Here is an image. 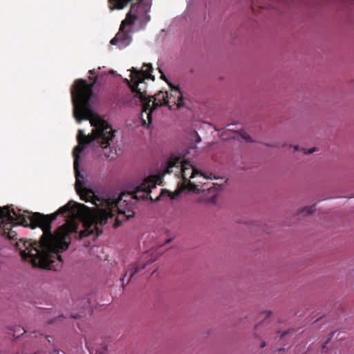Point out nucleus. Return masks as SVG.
<instances>
[{
  "mask_svg": "<svg viewBox=\"0 0 354 354\" xmlns=\"http://www.w3.org/2000/svg\"><path fill=\"white\" fill-rule=\"evenodd\" d=\"M171 241V239H168L165 241V244H167Z\"/></svg>",
  "mask_w": 354,
  "mask_h": 354,
  "instance_id": "4be33fe9",
  "label": "nucleus"
},
{
  "mask_svg": "<svg viewBox=\"0 0 354 354\" xmlns=\"http://www.w3.org/2000/svg\"><path fill=\"white\" fill-rule=\"evenodd\" d=\"M194 134H195L196 138L195 142L196 143H199L201 141V139L200 136H198V134L197 133L196 131H194Z\"/></svg>",
  "mask_w": 354,
  "mask_h": 354,
  "instance_id": "dca6fc26",
  "label": "nucleus"
},
{
  "mask_svg": "<svg viewBox=\"0 0 354 354\" xmlns=\"http://www.w3.org/2000/svg\"><path fill=\"white\" fill-rule=\"evenodd\" d=\"M315 211V205L306 207L301 209V212L305 213L306 215H310Z\"/></svg>",
  "mask_w": 354,
  "mask_h": 354,
  "instance_id": "4468645a",
  "label": "nucleus"
},
{
  "mask_svg": "<svg viewBox=\"0 0 354 354\" xmlns=\"http://www.w3.org/2000/svg\"><path fill=\"white\" fill-rule=\"evenodd\" d=\"M266 342H262V343H261V348H263V347H265V346H266Z\"/></svg>",
  "mask_w": 354,
  "mask_h": 354,
  "instance_id": "5701e85b",
  "label": "nucleus"
},
{
  "mask_svg": "<svg viewBox=\"0 0 354 354\" xmlns=\"http://www.w3.org/2000/svg\"><path fill=\"white\" fill-rule=\"evenodd\" d=\"M297 150H298V146L295 147V151H297Z\"/></svg>",
  "mask_w": 354,
  "mask_h": 354,
  "instance_id": "b1692460",
  "label": "nucleus"
},
{
  "mask_svg": "<svg viewBox=\"0 0 354 354\" xmlns=\"http://www.w3.org/2000/svg\"><path fill=\"white\" fill-rule=\"evenodd\" d=\"M315 151L314 149H310L308 151H304L305 153L310 154Z\"/></svg>",
  "mask_w": 354,
  "mask_h": 354,
  "instance_id": "a211bd4d",
  "label": "nucleus"
},
{
  "mask_svg": "<svg viewBox=\"0 0 354 354\" xmlns=\"http://www.w3.org/2000/svg\"><path fill=\"white\" fill-rule=\"evenodd\" d=\"M155 259H149L147 261V262L142 266H140L138 264H133L130 265L128 268V269L126 270L123 277L120 279V280L122 281V286H124L127 285L130 281L131 279L139 271L144 269L145 266L152 263Z\"/></svg>",
  "mask_w": 354,
  "mask_h": 354,
  "instance_id": "9d476101",
  "label": "nucleus"
},
{
  "mask_svg": "<svg viewBox=\"0 0 354 354\" xmlns=\"http://www.w3.org/2000/svg\"><path fill=\"white\" fill-rule=\"evenodd\" d=\"M331 337L328 338V339L325 342V344L322 346V350L325 348L326 344H328V341L330 339Z\"/></svg>",
  "mask_w": 354,
  "mask_h": 354,
  "instance_id": "aec40b11",
  "label": "nucleus"
},
{
  "mask_svg": "<svg viewBox=\"0 0 354 354\" xmlns=\"http://www.w3.org/2000/svg\"><path fill=\"white\" fill-rule=\"evenodd\" d=\"M131 71V80L125 79V82L133 93L134 97L138 98L142 104V117L144 113L148 120L149 124L152 122L151 113L153 111L162 106H168L169 109H172V106L169 104V94L167 91H159L153 96L146 95V91H142L138 86L144 82L145 80H155V77L151 74L153 67L151 64H144L140 70L132 67Z\"/></svg>",
  "mask_w": 354,
  "mask_h": 354,
  "instance_id": "7ed1b4c3",
  "label": "nucleus"
},
{
  "mask_svg": "<svg viewBox=\"0 0 354 354\" xmlns=\"http://www.w3.org/2000/svg\"><path fill=\"white\" fill-rule=\"evenodd\" d=\"M288 333V331H285V332L282 333L281 335V337H283V336H285Z\"/></svg>",
  "mask_w": 354,
  "mask_h": 354,
  "instance_id": "412c9836",
  "label": "nucleus"
},
{
  "mask_svg": "<svg viewBox=\"0 0 354 354\" xmlns=\"http://www.w3.org/2000/svg\"><path fill=\"white\" fill-rule=\"evenodd\" d=\"M160 180L158 176L148 177L134 191L122 194L117 200L95 197L92 201L95 208L71 201L53 214L44 215L35 212L30 219L42 230L43 234L38 241L20 239L16 243L15 248L19 251L21 259L31 263L33 267L57 270L62 265L59 253L68 248L69 235L76 230L74 225L64 224L53 234L51 223L59 214L76 212L84 227L80 232V236H98L102 233V227L116 214L118 216L115 218V227L119 225L120 217L125 220L133 217L136 203L140 199H147L151 189L156 188Z\"/></svg>",
  "mask_w": 354,
  "mask_h": 354,
  "instance_id": "f257e3e1",
  "label": "nucleus"
},
{
  "mask_svg": "<svg viewBox=\"0 0 354 354\" xmlns=\"http://www.w3.org/2000/svg\"><path fill=\"white\" fill-rule=\"evenodd\" d=\"M161 78L162 79H165L164 74H162V75H161Z\"/></svg>",
  "mask_w": 354,
  "mask_h": 354,
  "instance_id": "393cba45",
  "label": "nucleus"
},
{
  "mask_svg": "<svg viewBox=\"0 0 354 354\" xmlns=\"http://www.w3.org/2000/svg\"><path fill=\"white\" fill-rule=\"evenodd\" d=\"M93 82L88 84L83 79L76 80L71 88V97L73 104V115L78 122L82 120H89L93 129L88 135L83 130L79 129L77 135L78 145L84 147L90 146L100 148L104 151V156L114 159L116 150L113 146L115 138L116 130L111 124L100 115L94 113L90 109V100L93 96V87L97 82V77H91Z\"/></svg>",
  "mask_w": 354,
  "mask_h": 354,
  "instance_id": "f03ea898",
  "label": "nucleus"
},
{
  "mask_svg": "<svg viewBox=\"0 0 354 354\" xmlns=\"http://www.w3.org/2000/svg\"><path fill=\"white\" fill-rule=\"evenodd\" d=\"M186 165L187 163L183 167V182L174 192H168L169 198L171 200L177 199L179 194L185 190L194 192L197 189V186L187 177L186 169L188 168L186 167Z\"/></svg>",
  "mask_w": 354,
  "mask_h": 354,
  "instance_id": "1a4fd4ad",
  "label": "nucleus"
},
{
  "mask_svg": "<svg viewBox=\"0 0 354 354\" xmlns=\"http://www.w3.org/2000/svg\"><path fill=\"white\" fill-rule=\"evenodd\" d=\"M72 317H73V318H75V319H77V316H73V315H72Z\"/></svg>",
  "mask_w": 354,
  "mask_h": 354,
  "instance_id": "a878e982",
  "label": "nucleus"
},
{
  "mask_svg": "<svg viewBox=\"0 0 354 354\" xmlns=\"http://www.w3.org/2000/svg\"><path fill=\"white\" fill-rule=\"evenodd\" d=\"M174 101L177 102V98H174L173 97L171 100H170V104H170L171 106H172V109H174V106L176 107V105L174 104Z\"/></svg>",
  "mask_w": 354,
  "mask_h": 354,
  "instance_id": "f3484780",
  "label": "nucleus"
},
{
  "mask_svg": "<svg viewBox=\"0 0 354 354\" xmlns=\"http://www.w3.org/2000/svg\"><path fill=\"white\" fill-rule=\"evenodd\" d=\"M34 214L26 216L10 209L9 206L0 207V235L8 240H17V233L15 228L19 225L30 226L32 229L38 227L30 219Z\"/></svg>",
  "mask_w": 354,
  "mask_h": 354,
  "instance_id": "20e7f679",
  "label": "nucleus"
},
{
  "mask_svg": "<svg viewBox=\"0 0 354 354\" xmlns=\"http://www.w3.org/2000/svg\"><path fill=\"white\" fill-rule=\"evenodd\" d=\"M171 88L170 95H169V101L173 98H177V102L174 101V104L176 105V109H180L185 106L183 102L185 98L178 86H174L171 84H169Z\"/></svg>",
  "mask_w": 354,
  "mask_h": 354,
  "instance_id": "9b49d317",
  "label": "nucleus"
},
{
  "mask_svg": "<svg viewBox=\"0 0 354 354\" xmlns=\"http://www.w3.org/2000/svg\"><path fill=\"white\" fill-rule=\"evenodd\" d=\"M132 0H108L109 7L111 10H122L125 8Z\"/></svg>",
  "mask_w": 354,
  "mask_h": 354,
  "instance_id": "f8f14e48",
  "label": "nucleus"
},
{
  "mask_svg": "<svg viewBox=\"0 0 354 354\" xmlns=\"http://www.w3.org/2000/svg\"><path fill=\"white\" fill-rule=\"evenodd\" d=\"M89 73H90L91 75H96V71H95V70H94V69H93V70H90V71H89Z\"/></svg>",
  "mask_w": 354,
  "mask_h": 354,
  "instance_id": "6ab92c4d",
  "label": "nucleus"
},
{
  "mask_svg": "<svg viewBox=\"0 0 354 354\" xmlns=\"http://www.w3.org/2000/svg\"><path fill=\"white\" fill-rule=\"evenodd\" d=\"M86 346H87V348L89 350V352L91 354H105L107 349L105 346H100L97 348H94V346H92L91 343L89 342L86 339Z\"/></svg>",
  "mask_w": 354,
  "mask_h": 354,
  "instance_id": "ddd939ff",
  "label": "nucleus"
},
{
  "mask_svg": "<svg viewBox=\"0 0 354 354\" xmlns=\"http://www.w3.org/2000/svg\"><path fill=\"white\" fill-rule=\"evenodd\" d=\"M144 0H137V2L131 4L129 11L126 15L125 19L132 21V25L135 24L136 20H139L140 27L144 28L147 23L150 20L148 12L150 10V6L145 3Z\"/></svg>",
  "mask_w": 354,
  "mask_h": 354,
  "instance_id": "423d86ee",
  "label": "nucleus"
},
{
  "mask_svg": "<svg viewBox=\"0 0 354 354\" xmlns=\"http://www.w3.org/2000/svg\"><path fill=\"white\" fill-rule=\"evenodd\" d=\"M186 165V167L189 168L186 169V174L187 177L189 180L190 178H193L196 175L200 174L201 176H203L206 179H212V174H205L199 171L197 169L194 168L189 161L183 160V157L181 156H176L174 155L171 156L169 159L167 161V168L165 170L166 173H171L172 172L171 169L174 167H180L181 171V175L183 176V165Z\"/></svg>",
  "mask_w": 354,
  "mask_h": 354,
  "instance_id": "0eeeda50",
  "label": "nucleus"
},
{
  "mask_svg": "<svg viewBox=\"0 0 354 354\" xmlns=\"http://www.w3.org/2000/svg\"><path fill=\"white\" fill-rule=\"evenodd\" d=\"M84 151V147L81 146H76L73 149V155L74 158V171L75 175V190L78 195L80 196V198L82 201H84L86 202H91L92 203L93 198H95V197H97L95 196L93 193V192L91 189H88L87 188H85L84 187V176L81 174V173L79 171L80 167V153Z\"/></svg>",
  "mask_w": 354,
  "mask_h": 354,
  "instance_id": "39448f33",
  "label": "nucleus"
},
{
  "mask_svg": "<svg viewBox=\"0 0 354 354\" xmlns=\"http://www.w3.org/2000/svg\"><path fill=\"white\" fill-rule=\"evenodd\" d=\"M132 21H130L129 18L122 20L118 32L110 41L111 44L118 46L120 49L127 47L132 41Z\"/></svg>",
  "mask_w": 354,
  "mask_h": 354,
  "instance_id": "6e6552de",
  "label": "nucleus"
},
{
  "mask_svg": "<svg viewBox=\"0 0 354 354\" xmlns=\"http://www.w3.org/2000/svg\"><path fill=\"white\" fill-rule=\"evenodd\" d=\"M272 314V313L270 310H267V311L263 312L261 313L262 315H265L266 317H270Z\"/></svg>",
  "mask_w": 354,
  "mask_h": 354,
  "instance_id": "2eb2a0df",
  "label": "nucleus"
}]
</instances>
